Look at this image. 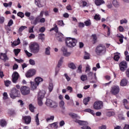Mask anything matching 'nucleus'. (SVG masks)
Returning <instances> with one entry per match:
<instances>
[{"instance_id":"1","label":"nucleus","mask_w":129,"mask_h":129,"mask_svg":"<svg viewBox=\"0 0 129 129\" xmlns=\"http://www.w3.org/2000/svg\"><path fill=\"white\" fill-rule=\"evenodd\" d=\"M77 42V39L75 38L67 37L65 39V43L67 47H68V48H74V47H75V46H76Z\"/></svg>"},{"instance_id":"2","label":"nucleus","mask_w":129,"mask_h":129,"mask_svg":"<svg viewBox=\"0 0 129 129\" xmlns=\"http://www.w3.org/2000/svg\"><path fill=\"white\" fill-rule=\"evenodd\" d=\"M95 52L98 56L104 55L106 53V47L103 45L100 44L96 47Z\"/></svg>"},{"instance_id":"3","label":"nucleus","mask_w":129,"mask_h":129,"mask_svg":"<svg viewBox=\"0 0 129 129\" xmlns=\"http://www.w3.org/2000/svg\"><path fill=\"white\" fill-rule=\"evenodd\" d=\"M30 52L33 54H38L40 52V45L37 42H33L29 46Z\"/></svg>"},{"instance_id":"4","label":"nucleus","mask_w":129,"mask_h":129,"mask_svg":"<svg viewBox=\"0 0 129 129\" xmlns=\"http://www.w3.org/2000/svg\"><path fill=\"white\" fill-rule=\"evenodd\" d=\"M9 95L12 99H15L16 97H20V91L15 88H14L11 90Z\"/></svg>"},{"instance_id":"5","label":"nucleus","mask_w":129,"mask_h":129,"mask_svg":"<svg viewBox=\"0 0 129 129\" xmlns=\"http://www.w3.org/2000/svg\"><path fill=\"white\" fill-rule=\"evenodd\" d=\"M45 93L46 92L44 90L40 91L38 95V104L39 106L43 105V98L45 97Z\"/></svg>"},{"instance_id":"6","label":"nucleus","mask_w":129,"mask_h":129,"mask_svg":"<svg viewBox=\"0 0 129 129\" xmlns=\"http://www.w3.org/2000/svg\"><path fill=\"white\" fill-rule=\"evenodd\" d=\"M74 121H75V122H76L77 123H79L80 125H83V126L82 127V129H91V127L88 125V122H87V121L77 120L76 119L74 120Z\"/></svg>"},{"instance_id":"7","label":"nucleus","mask_w":129,"mask_h":129,"mask_svg":"<svg viewBox=\"0 0 129 129\" xmlns=\"http://www.w3.org/2000/svg\"><path fill=\"white\" fill-rule=\"evenodd\" d=\"M45 104L48 107H51V108H56L58 106V104L56 102L50 99H47L45 102Z\"/></svg>"},{"instance_id":"8","label":"nucleus","mask_w":129,"mask_h":129,"mask_svg":"<svg viewBox=\"0 0 129 129\" xmlns=\"http://www.w3.org/2000/svg\"><path fill=\"white\" fill-rule=\"evenodd\" d=\"M94 109L96 110H100V109H102L103 108V102L101 101H95L93 104Z\"/></svg>"},{"instance_id":"9","label":"nucleus","mask_w":129,"mask_h":129,"mask_svg":"<svg viewBox=\"0 0 129 129\" xmlns=\"http://www.w3.org/2000/svg\"><path fill=\"white\" fill-rule=\"evenodd\" d=\"M20 92L22 95H28L31 92L30 88L27 86H22L20 88Z\"/></svg>"},{"instance_id":"10","label":"nucleus","mask_w":129,"mask_h":129,"mask_svg":"<svg viewBox=\"0 0 129 129\" xmlns=\"http://www.w3.org/2000/svg\"><path fill=\"white\" fill-rule=\"evenodd\" d=\"M29 20L30 21V24L34 26H36V25H38V23H39V17H36L35 18L34 16H31L29 17Z\"/></svg>"},{"instance_id":"11","label":"nucleus","mask_w":129,"mask_h":129,"mask_svg":"<svg viewBox=\"0 0 129 129\" xmlns=\"http://www.w3.org/2000/svg\"><path fill=\"white\" fill-rule=\"evenodd\" d=\"M36 74V70L35 69H30L28 70L25 74L27 78H31L32 76H34Z\"/></svg>"},{"instance_id":"12","label":"nucleus","mask_w":129,"mask_h":129,"mask_svg":"<svg viewBox=\"0 0 129 129\" xmlns=\"http://www.w3.org/2000/svg\"><path fill=\"white\" fill-rule=\"evenodd\" d=\"M119 66L120 70L122 72H124L127 68V63H126V61H123L119 64Z\"/></svg>"},{"instance_id":"13","label":"nucleus","mask_w":129,"mask_h":129,"mask_svg":"<svg viewBox=\"0 0 129 129\" xmlns=\"http://www.w3.org/2000/svg\"><path fill=\"white\" fill-rule=\"evenodd\" d=\"M0 59L4 61V62H7L10 60V58L8 56V53L7 51L5 53L0 52Z\"/></svg>"},{"instance_id":"14","label":"nucleus","mask_w":129,"mask_h":129,"mask_svg":"<svg viewBox=\"0 0 129 129\" xmlns=\"http://www.w3.org/2000/svg\"><path fill=\"white\" fill-rule=\"evenodd\" d=\"M64 59V57H61L59 60L58 61V64H57V67L55 69V76H56V75L59 73V71L60 70V68L61 66H62V63H63V59Z\"/></svg>"},{"instance_id":"15","label":"nucleus","mask_w":129,"mask_h":129,"mask_svg":"<svg viewBox=\"0 0 129 129\" xmlns=\"http://www.w3.org/2000/svg\"><path fill=\"white\" fill-rule=\"evenodd\" d=\"M119 93V87L118 86H114L112 87L111 90V93L114 95H116Z\"/></svg>"},{"instance_id":"16","label":"nucleus","mask_w":129,"mask_h":129,"mask_svg":"<svg viewBox=\"0 0 129 129\" xmlns=\"http://www.w3.org/2000/svg\"><path fill=\"white\" fill-rule=\"evenodd\" d=\"M19 76L20 75L18 72H14L12 75V82H13V83H17V81H18Z\"/></svg>"},{"instance_id":"17","label":"nucleus","mask_w":129,"mask_h":129,"mask_svg":"<svg viewBox=\"0 0 129 129\" xmlns=\"http://www.w3.org/2000/svg\"><path fill=\"white\" fill-rule=\"evenodd\" d=\"M55 36L59 42H62V41L64 39V35H63L61 32H57L56 33Z\"/></svg>"},{"instance_id":"18","label":"nucleus","mask_w":129,"mask_h":129,"mask_svg":"<svg viewBox=\"0 0 129 129\" xmlns=\"http://www.w3.org/2000/svg\"><path fill=\"white\" fill-rule=\"evenodd\" d=\"M22 119L26 124H30V123H31L32 118H31V116H25L22 117Z\"/></svg>"},{"instance_id":"19","label":"nucleus","mask_w":129,"mask_h":129,"mask_svg":"<svg viewBox=\"0 0 129 129\" xmlns=\"http://www.w3.org/2000/svg\"><path fill=\"white\" fill-rule=\"evenodd\" d=\"M61 51L63 54V56L65 57H69V56H70L71 55V52H69L68 51L67 48L62 47L61 48Z\"/></svg>"},{"instance_id":"20","label":"nucleus","mask_w":129,"mask_h":129,"mask_svg":"<svg viewBox=\"0 0 129 129\" xmlns=\"http://www.w3.org/2000/svg\"><path fill=\"white\" fill-rule=\"evenodd\" d=\"M120 86H126L127 85V80L126 79H123L121 80L120 83Z\"/></svg>"},{"instance_id":"21","label":"nucleus","mask_w":129,"mask_h":129,"mask_svg":"<svg viewBox=\"0 0 129 129\" xmlns=\"http://www.w3.org/2000/svg\"><path fill=\"white\" fill-rule=\"evenodd\" d=\"M117 38H119V41L120 44H122L123 43V39H124V36L121 34H118L117 35Z\"/></svg>"},{"instance_id":"22","label":"nucleus","mask_w":129,"mask_h":129,"mask_svg":"<svg viewBox=\"0 0 129 129\" xmlns=\"http://www.w3.org/2000/svg\"><path fill=\"white\" fill-rule=\"evenodd\" d=\"M31 88L32 90H35L36 88H37V86H38L39 85L37 83H36L35 82H31Z\"/></svg>"},{"instance_id":"23","label":"nucleus","mask_w":129,"mask_h":129,"mask_svg":"<svg viewBox=\"0 0 129 129\" xmlns=\"http://www.w3.org/2000/svg\"><path fill=\"white\" fill-rule=\"evenodd\" d=\"M94 3L96 6H101V5H103L105 2L103 0H95Z\"/></svg>"},{"instance_id":"24","label":"nucleus","mask_w":129,"mask_h":129,"mask_svg":"<svg viewBox=\"0 0 129 129\" xmlns=\"http://www.w3.org/2000/svg\"><path fill=\"white\" fill-rule=\"evenodd\" d=\"M43 78L40 77H37L35 78V82L39 85L40 84V82H42L43 81Z\"/></svg>"},{"instance_id":"25","label":"nucleus","mask_w":129,"mask_h":129,"mask_svg":"<svg viewBox=\"0 0 129 129\" xmlns=\"http://www.w3.org/2000/svg\"><path fill=\"white\" fill-rule=\"evenodd\" d=\"M69 115H70L71 117L73 118L74 119H76V118H77V117H78V115L73 112L69 113Z\"/></svg>"},{"instance_id":"26","label":"nucleus","mask_w":129,"mask_h":129,"mask_svg":"<svg viewBox=\"0 0 129 129\" xmlns=\"http://www.w3.org/2000/svg\"><path fill=\"white\" fill-rule=\"evenodd\" d=\"M89 101H90V97H88L85 98L84 99L83 103H84V104H85V105H87V104H88V102H89Z\"/></svg>"},{"instance_id":"27","label":"nucleus","mask_w":129,"mask_h":129,"mask_svg":"<svg viewBox=\"0 0 129 129\" xmlns=\"http://www.w3.org/2000/svg\"><path fill=\"white\" fill-rule=\"evenodd\" d=\"M29 109L31 111V112H34L35 109H36V108L34 105H33L32 104H30L29 105Z\"/></svg>"},{"instance_id":"28","label":"nucleus","mask_w":129,"mask_h":129,"mask_svg":"<svg viewBox=\"0 0 129 129\" xmlns=\"http://www.w3.org/2000/svg\"><path fill=\"white\" fill-rule=\"evenodd\" d=\"M7 124V123L6 120L2 119L0 121V125H1V126H2L3 127H4V126H6Z\"/></svg>"},{"instance_id":"29","label":"nucleus","mask_w":129,"mask_h":129,"mask_svg":"<svg viewBox=\"0 0 129 129\" xmlns=\"http://www.w3.org/2000/svg\"><path fill=\"white\" fill-rule=\"evenodd\" d=\"M92 37L93 38V44L94 45L95 44H96V43L97 42V36H96V34H93L92 35Z\"/></svg>"},{"instance_id":"30","label":"nucleus","mask_w":129,"mask_h":129,"mask_svg":"<svg viewBox=\"0 0 129 129\" xmlns=\"http://www.w3.org/2000/svg\"><path fill=\"white\" fill-rule=\"evenodd\" d=\"M114 114H115V113H114V111H108L106 113V116H108L109 117H110V116H113V115H114Z\"/></svg>"},{"instance_id":"31","label":"nucleus","mask_w":129,"mask_h":129,"mask_svg":"<svg viewBox=\"0 0 129 129\" xmlns=\"http://www.w3.org/2000/svg\"><path fill=\"white\" fill-rule=\"evenodd\" d=\"M28 27L26 26H22L21 27L19 28L18 32L19 34H21L25 29H27Z\"/></svg>"},{"instance_id":"32","label":"nucleus","mask_w":129,"mask_h":129,"mask_svg":"<svg viewBox=\"0 0 129 129\" xmlns=\"http://www.w3.org/2000/svg\"><path fill=\"white\" fill-rule=\"evenodd\" d=\"M35 119V122H36V125H40V122L39 121V113L36 115Z\"/></svg>"},{"instance_id":"33","label":"nucleus","mask_w":129,"mask_h":129,"mask_svg":"<svg viewBox=\"0 0 129 129\" xmlns=\"http://www.w3.org/2000/svg\"><path fill=\"white\" fill-rule=\"evenodd\" d=\"M85 111H86V112H89V113H91V114H92L93 115H94V114H95L94 110H92L91 109H86L85 110Z\"/></svg>"},{"instance_id":"34","label":"nucleus","mask_w":129,"mask_h":129,"mask_svg":"<svg viewBox=\"0 0 129 129\" xmlns=\"http://www.w3.org/2000/svg\"><path fill=\"white\" fill-rule=\"evenodd\" d=\"M38 38L42 41H44L45 40V34L43 33L39 34Z\"/></svg>"},{"instance_id":"35","label":"nucleus","mask_w":129,"mask_h":129,"mask_svg":"<svg viewBox=\"0 0 129 129\" xmlns=\"http://www.w3.org/2000/svg\"><path fill=\"white\" fill-rule=\"evenodd\" d=\"M112 5L115 7V8H118L119 7V4H118V2L117 1L113 0L112 2Z\"/></svg>"},{"instance_id":"36","label":"nucleus","mask_w":129,"mask_h":129,"mask_svg":"<svg viewBox=\"0 0 129 129\" xmlns=\"http://www.w3.org/2000/svg\"><path fill=\"white\" fill-rule=\"evenodd\" d=\"M50 50H51V47L48 46L45 48V55H50Z\"/></svg>"},{"instance_id":"37","label":"nucleus","mask_w":129,"mask_h":129,"mask_svg":"<svg viewBox=\"0 0 129 129\" xmlns=\"http://www.w3.org/2000/svg\"><path fill=\"white\" fill-rule=\"evenodd\" d=\"M85 54L84 56V59L85 60H88V59H90V54L86 52H85Z\"/></svg>"},{"instance_id":"38","label":"nucleus","mask_w":129,"mask_h":129,"mask_svg":"<svg viewBox=\"0 0 129 129\" xmlns=\"http://www.w3.org/2000/svg\"><path fill=\"white\" fill-rule=\"evenodd\" d=\"M84 24H85V26H86V27L91 26V21L90 19H89L88 20L84 22Z\"/></svg>"},{"instance_id":"39","label":"nucleus","mask_w":129,"mask_h":129,"mask_svg":"<svg viewBox=\"0 0 129 129\" xmlns=\"http://www.w3.org/2000/svg\"><path fill=\"white\" fill-rule=\"evenodd\" d=\"M5 85L7 87H9L10 85L12 84V82L10 81L9 80H6L4 81Z\"/></svg>"},{"instance_id":"40","label":"nucleus","mask_w":129,"mask_h":129,"mask_svg":"<svg viewBox=\"0 0 129 129\" xmlns=\"http://www.w3.org/2000/svg\"><path fill=\"white\" fill-rule=\"evenodd\" d=\"M13 52L15 53V56H18L19 53L21 52V49H14Z\"/></svg>"},{"instance_id":"41","label":"nucleus","mask_w":129,"mask_h":129,"mask_svg":"<svg viewBox=\"0 0 129 129\" xmlns=\"http://www.w3.org/2000/svg\"><path fill=\"white\" fill-rule=\"evenodd\" d=\"M40 2L41 0H35V4L37 6H38V8H42V7H43V5H41L40 3Z\"/></svg>"},{"instance_id":"42","label":"nucleus","mask_w":129,"mask_h":129,"mask_svg":"<svg viewBox=\"0 0 129 129\" xmlns=\"http://www.w3.org/2000/svg\"><path fill=\"white\" fill-rule=\"evenodd\" d=\"M94 19L95 20V21H100V15L96 14L94 17Z\"/></svg>"},{"instance_id":"43","label":"nucleus","mask_w":129,"mask_h":129,"mask_svg":"<svg viewBox=\"0 0 129 129\" xmlns=\"http://www.w3.org/2000/svg\"><path fill=\"white\" fill-rule=\"evenodd\" d=\"M69 67L71 69H76V66H75V64L73 62H71L69 64Z\"/></svg>"},{"instance_id":"44","label":"nucleus","mask_w":129,"mask_h":129,"mask_svg":"<svg viewBox=\"0 0 129 129\" xmlns=\"http://www.w3.org/2000/svg\"><path fill=\"white\" fill-rule=\"evenodd\" d=\"M17 16L18 17H20V18H23L25 17V14L22 12H19L17 13Z\"/></svg>"},{"instance_id":"45","label":"nucleus","mask_w":129,"mask_h":129,"mask_svg":"<svg viewBox=\"0 0 129 129\" xmlns=\"http://www.w3.org/2000/svg\"><path fill=\"white\" fill-rule=\"evenodd\" d=\"M81 80H82V81H86V80H87V76L82 75L81 76Z\"/></svg>"},{"instance_id":"46","label":"nucleus","mask_w":129,"mask_h":129,"mask_svg":"<svg viewBox=\"0 0 129 129\" xmlns=\"http://www.w3.org/2000/svg\"><path fill=\"white\" fill-rule=\"evenodd\" d=\"M53 83H49L48 89L49 91V92H52V91L53 90Z\"/></svg>"},{"instance_id":"47","label":"nucleus","mask_w":129,"mask_h":129,"mask_svg":"<svg viewBox=\"0 0 129 129\" xmlns=\"http://www.w3.org/2000/svg\"><path fill=\"white\" fill-rule=\"evenodd\" d=\"M120 24L122 25V24H127V20L126 19H122L120 21Z\"/></svg>"},{"instance_id":"48","label":"nucleus","mask_w":129,"mask_h":129,"mask_svg":"<svg viewBox=\"0 0 129 129\" xmlns=\"http://www.w3.org/2000/svg\"><path fill=\"white\" fill-rule=\"evenodd\" d=\"M54 118H55L54 115L50 116V117H48L47 118H46V121L48 122V121H49V120H54Z\"/></svg>"},{"instance_id":"49","label":"nucleus","mask_w":129,"mask_h":129,"mask_svg":"<svg viewBox=\"0 0 129 129\" xmlns=\"http://www.w3.org/2000/svg\"><path fill=\"white\" fill-rule=\"evenodd\" d=\"M43 16H44V11H41L40 15L38 16L37 17L38 18V19L40 20L41 18H43Z\"/></svg>"},{"instance_id":"50","label":"nucleus","mask_w":129,"mask_h":129,"mask_svg":"<svg viewBox=\"0 0 129 129\" xmlns=\"http://www.w3.org/2000/svg\"><path fill=\"white\" fill-rule=\"evenodd\" d=\"M13 24H14V21H13V20L11 19L9 21L7 26H8V27H11V26L13 25Z\"/></svg>"},{"instance_id":"51","label":"nucleus","mask_w":129,"mask_h":129,"mask_svg":"<svg viewBox=\"0 0 129 129\" xmlns=\"http://www.w3.org/2000/svg\"><path fill=\"white\" fill-rule=\"evenodd\" d=\"M65 104V103L64 102V101H61L59 102V106L60 107H62L63 109H65V107H63L64 105Z\"/></svg>"},{"instance_id":"52","label":"nucleus","mask_w":129,"mask_h":129,"mask_svg":"<svg viewBox=\"0 0 129 129\" xmlns=\"http://www.w3.org/2000/svg\"><path fill=\"white\" fill-rule=\"evenodd\" d=\"M34 26H32L31 27L29 28V33H34Z\"/></svg>"},{"instance_id":"53","label":"nucleus","mask_w":129,"mask_h":129,"mask_svg":"<svg viewBox=\"0 0 129 129\" xmlns=\"http://www.w3.org/2000/svg\"><path fill=\"white\" fill-rule=\"evenodd\" d=\"M78 27L79 28H84V27H85V24L82 22H80L79 23Z\"/></svg>"},{"instance_id":"54","label":"nucleus","mask_w":129,"mask_h":129,"mask_svg":"<svg viewBox=\"0 0 129 129\" xmlns=\"http://www.w3.org/2000/svg\"><path fill=\"white\" fill-rule=\"evenodd\" d=\"M25 52L26 53L28 57H32V56H33V54L29 52L27 50H25Z\"/></svg>"},{"instance_id":"55","label":"nucleus","mask_w":129,"mask_h":129,"mask_svg":"<svg viewBox=\"0 0 129 129\" xmlns=\"http://www.w3.org/2000/svg\"><path fill=\"white\" fill-rule=\"evenodd\" d=\"M88 77L89 78H90L91 80H92V77L93 76V72H89L88 74Z\"/></svg>"},{"instance_id":"56","label":"nucleus","mask_w":129,"mask_h":129,"mask_svg":"<svg viewBox=\"0 0 129 129\" xmlns=\"http://www.w3.org/2000/svg\"><path fill=\"white\" fill-rule=\"evenodd\" d=\"M50 126H51V127H54V128H57V127H58V125H57V123L56 122L51 124Z\"/></svg>"},{"instance_id":"57","label":"nucleus","mask_w":129,"mask_h":129,"mask_svg":"<svg viewBox=\"0 0 129 129\" xmlns=\"http://www.w3.org/2000/svg\"><path fill=\"white\" fill-rule=\"evenodd\" d=\"M119 56L117 54H115L114 56V60L115 61H118V60H119Z\"/></svg>"},{"instance_id":"58","label":"nucleus","mask_w":129,"mask_h":129,"mask_svg":"<svg viewBox=\"0 0 129 129\" xmlns=\"http://www.w3.org/2000/svg\"><path fill=\"white\" fill-rule=\"evenodd\" d=\"M45 31H46V28H45L44 27H42L40 28L39 30V31L40 33H44V32H45Z\"/></svg>"},{"instance_id":"59","label":"nucleus","mask_w":129,"mask_h":129,"mask_svg":"<svg viewBox=\"0 0 129 129\" xmlns=\"http://www.w3.org/2000/svg\"><path fill=\"white\" fill-rule=\"evenodd\" d=\"M46 22V19L44 18H41V19L39 18V23H44Z\"/></svg>"},{"instance_id":"60","label":"nucleus","mask_w":129,"mask_h":129,"mask_svg":"<svg viewBox=\"0 0 129 129\" xmlns=\"http://www.w3.org/2000/svg\"><path fill=\"white\" fill-rule=\"evenodd\" d=\"M9 113L11 115H14V114H16V112L15 110L11 109L9 110Z\"/></svg>"},{"instance_id":"61","label":"nucleus","mask_w":129,"mask_h":129,"mask_svg":"<svg viewBox=\"0 0 129 129\" xmlns=\"http://www.w3.org/2000/svg\"><path fill=\"white\" fill-rule=\"evenodd\" d=\"M29 63L30 65H32V66H34V65L35 64V60L32 59H29Z\"/></svg>"},{"instance_id":"62","label":"nucleus","mask_w":129,"mask_h":129,"mask_svg":"<svg viewBox=\"0 0 129 129\" xmlns=\"http://www.w3.org/2000/svg\"><path fill=\"white\" fill-rule=\"evenodd\" d=\"M3 99L6 100L8 99V93L7 92H4L3 94Z\"/></svg>"},{"instance_id":"63","label":"nucleus","mask_w":129,"mask_h":129,"mask_svg":"<svg viewBox=\"0 0 129 129\" xmlns=\"http://www.w3.org/2000/svg\"><path fill=\"white\" fill-rule=\"evenodd\" d=\"M57 25H59V26H64V22H63V20H60L57 22Z\"/></svg>"},{"instance_id":"64","label":"nucleus","mask_w":129,"mask_h":129,"mask_svg":"<svg viewBox=\"0 0 129 129\" xmlns=\"http://www.w3.org/2000/svg\"><path fill=\"white\" fill-rule=\"evenodd\" d=\"M5 23V17H0V24H4Z\"/></svg>"}]
</instances>
